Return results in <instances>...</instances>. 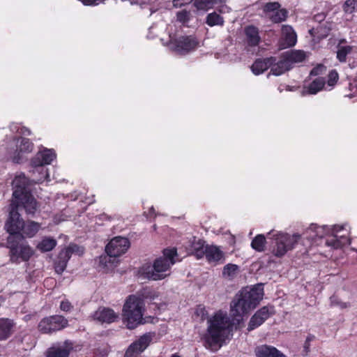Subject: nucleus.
Returning a JSON list of instances; mask_svg holds the SVG:
<instances>
[{
  "label": "nucleus",
  "instance_id": "1",
  "mask_svg": "<svg viewBox=\"0 0 357 357\" xmlns=\"http://www.w3.org/2000/svg\"><path fill=\"white\" fill-rule=\"evenodd\" d=\"M234 324L230 318L221 311L215 312L207 321V328L203 340L206 348L217 351L225 343Z\"/></svg>",
  "mask_w": 357,
  "mask_h": 357
},
{
  "label": "nucleus",
  "instance_id": "2",
  "mask_svg": "<svg viewBox=\"0 0 357 357\" xmlns=\"http://www.w3.org/2000/svg\"><path fill=\"white\" fill-rule=\"evenodd\" d=\"M264 296V288L261 284L253 287H246L243 288L231 303V311L233 316L242 317L255 309L259 303Z\"/></svg>",
  "mask_w": 357,
  "mask_h": 357
},
{
  "label": "nucleus",
  "instance_id": "3",
  "mask_svg": "<svg viewBox=\"0 0 357 357\" xmlns=\"http://www.w3.org/2000/svg\"><path fill=\"white\" fill-rule=\"evenodd\" d=\"M163 256L157 258L153 266L144 265L139 273L144 278L152 280H160L165 278L170 273H166L170 271L172 266L176 263L175 257H177V250L175 248L164 249Z\"/></svg>",
  "mask_w": 357,
  "mask_h": 357
},
{
  "label": "nucleus",
  "instance_id": "4",
  "mask_svg": "<svg viewBox=\"0 0 357 357\" xmlns=\"http://www.w3.org/2000/svg\"><path fill=\"white\" fill-rule=\"evenodd\" d=\"M13 185V196L17 204L22 205L27 215H33L38 208V203L31 192L29 179L21 174L15 177Z\"/></svg>",
  "mask_w": 357,
  "mask_h": 357
},
{
  "label": "nucleus",
  "instance_id": "5",
  "mask_svg": "<svg viewBox=\"0 0 357 357\" xmlns=\"http://www.w3.org/2000/svg\"><path fill=\"white\" fill-rule=\"evenodd\" d=\"M145 303L137 295H129L123 305L122 321L127 328L132 330L144 322Z\"/></svg>",
  "mask_w": 357,
  "mask_h": 357
},
{
  "label": "nucleus",
  "instance_id": "6",
  "mask_svg": "<svg viewBox=\"0 0 357 357\" xmlns=\"http://www.w3.org/2000/svg\"><path fill=\"white\" fill-rule=\"evenodd\" d=\"M6 247L9 250L8 256L12 263L28 261L34 252L23 236H8Z\"/></svg>",
  "mask_w": 357,
  "mask_h": 357
},
{
  "label": "nucleus",
  "instance_id": "7",
  "mask_svg": "<svg viewBox=\"0 0 357 357\" xmlns=\"http://www.w3.org/2000/svg\"><path fill=\"white\" fill-rule=\"evenodd\" d=\"M301 236L298 234L290 235L287 233H278L273 235L272 253L277 257L284 256L288 251L293 250L300 241Z\"/></svg>",
  "mask_w": 357,
  "mask_h": 357
},
{
  "label": "nucleus",
  "instance_id": "8",
  "mask_svg": "<svg viewBox=\"0 0 357 357\" xmlns=\"http://www.w3.org/2000/svg\"><path fill=\"white\" fill-rule=\"evenodd\" d=\"M13 140L17 143L20 142V144H17L15 147L8 149V159L14 163L20 164L22 162L24 154L32 152L34 145L29 139L26 137H15Z\"/></svg>",
  "mask_w": 357,
  "mask_h": 357
},
{
  "label": "nucleus",
  "instance_id": "9",
  "mask_svg": "<svg viewBox=\"0 0 357 357\" xmlns=\"http://www.w3.org/2000/svg\"><path fill=\"white\" fill-rule=\"evenodd\" d=\"M68 326V320L63 316L55 314L43 318L38 324V330L42 334L51 335Z\"/></svg>",
  "mask_w": 357,
  "mask_h": 357
},
{
  "label": "nucleus",
  "instance_id": "10",
  "mask_svg": "<svg viewBox=\"0 0 357 357\" xmlns=\"http://www.w3.org/2000/svg\"><path fill=\"white\" fill-rule=\"evenodd\" d=\"M21 206L22 205L15 204L14 203L10 205L9 216L4 226L6 231L9 234L8 236H22L21 232L24 220L21 218V215L18 212V208Z\"/></svg>",
  "mask_w": 357,
  "mask_h": 357
},
{
  "label": "nucleus",
  "instance_id": "11",
  "mask_svg": "<svg viewBox=\"0 0 357 357\" xmlns=\"http://www.w3.org/2000/svg\"><path fill=\"white\" fill-rule=\"evenodd\" d=\"M153 335L146 333L134 341L126 349L124 357H138L151 344Z\"/></svg>",
  "mask_w": 357,
  "mask_h": 357
},
{
  "label": "nucleus",
  "instance_id": "12",
  "mask_svg": "<svg viewBox=\"0 0 357 357\" xmlns=\"http://www.w3.org/2000/svg\"><path fill=\"white\" fill-rule=\"evenodd\" d=\"M174 50L181 54H185L194 51L198 46L199 42L194 36H182L172 41Z\"/></svg>",
  "mask_w": 357,
  "mask_h": 357
},
{
  "label": "nucleus",
  "instance_id": "13",
  "mask_svg": "<svg viewBox=\"0 0 357 357\" xmlns=\"http://www.w3.org/2000/svg\"><path fill=\"white\" fill-rule=\"evenodd\" d=\"M129 247L130 241L127 238L116 236L107 243L105 252L109 257H117L124 254Z\"/></svg>",
  "mask_w": 357,
  "mask_h": 357
},
{
  "label": "nucleus",
  "instance_id": "14",
  "mask_svg": "<svg viewBox=\"0 0 357 357\" xmlns=\"http://www.w3.org/2000/svg\"><path fill=\"white\" fill-rule=\"evenodd\" d=\"M275 314L273 306H264L259 309L250 318L248 331H251L262 325L271 316Z\"/></svg>",
  "mask_w": 357,
  "mask_h": 357
},
{
  "label": "nucleus",
  "instance_id": "15",
  "mask_svg": "<svg viewBox=\"0 0 357 357\" xmlns=\"http://www.w3.org/2000/svg\"><path fill=\"white\" fill-rule=\"evenodd\" d=\"M245 39L244 42L248 47H255L261 42L259 29L254 25H248L243 30Z\"/></svg>",
  "mask_w": 357,
  "mask_h": 357
},
{
  "label": "nucleus",
  "instance_id": "16",
  "mask_svg": "<svg viewBox=\"0 0 357 357\" xmlns=\"http://www.w3.org/2000/svg\"><path fill=\"white\" fill-rule=\"evenodd\" d=\"M56 158L54 151L50 149H45L40 152L31 160V165L36 167L44 169V165H50Z\"/></svg>",
  "mask_w": 357,
  "mask_h": 357
},
{
  "label": "nucleus",
  "instance_id": "17",
  "mask_svg": "<svg viewBox=\"0 0 357 357\" xmlns=\"http://www.w3.org/2000/svg\"><path fill=\"white\" fill-rule=\"evenodd\" d=\"M275 61V56L256 59L251 66V70L255 75H259L271 68Z\"/></svg>",
  "mask_w": 357,
  "mask_h": 357
},
{
  "label": "nucleus",
  "instance_id": "18",
  "mask_svg": "<svg viewBox=\"0 0 357 357\" xmlns=\"http://www.w3.org/2000/svg\"><path fill=\"white\" fill-rule=\"evenodd\" d=\"M73 349V343L66 340L63 345L57 347H50L47 351V357H68Z\"/></svg>",
  "mask_w": 357,
  "mask_h": 357
},
{
  "label": "nucleus",
  "instance_id": "19",
  "mask_svg": "<svg viewBox=\"0 0 357 357\" xmlns=\"http://www.w3.org/2000/svg\"><path fill=\"white\" fill-rule=\"evenodd\" d=\"M204 256L210 263H222L225 258L224 252L216 245H206Z\"/></svg>",
  "mask_w": 357,
  "mask_h": 357
},
{
  "label": "nucleus",
  "instance_id": "20",
  "mask_svg": "<svg viewBox=\"0 0 357 357\" xmlns=\"http://www.w3.org/2000/svg\"><path fill=\"white\" fill-rule=\"evenodd\" d=\"M291 68V66L287 61L286 57L282 54L280 59L275 56V61L271 66V72L273 75L279 76L284 73L286 71L289 70Z\"/></svg>",
  "mask_w": 357,
  "mask_h": 357
},
{
  "label": "nucleus",
  "instance_id": "21",
  "mask_svg": "<svg viewBox=\"0 0 357 357\" xmlns=\"http://www.w3.org/2000/svg\"><path fill=\"white\" fill-rule=\"evenodd\" d=\"M255 352L257 357H286L275 347L266 344L258 347Z\"/></svg>",
  "mask_w": 357,
  "mask_h": 357
},
{
  "label": "nucleus",
  "instance_id": "22",
  "mask_svg": "<svg viewBox=\"0 0 357 357\" xmlns=\"http://www.w3.org/2000/svg\"><path fill=\"white\" fill-rule=\"evenodd\" d=\"M190 252L196 256L197 259H201L204 256L205 252V241L200 238L193 236L190 241Z\"/></svg>",
  "mask_w": 357,
  "mask_h": 357
},
{
  "label": "nucleus",
  "instance_id": "23",
  "mask_svg": "<svg viewBox=\"0 0 357 357\" xmlns=\"http://www.w3.org/2000/svg\"><path fill=\"white\" fill-rule=\"evenodd\" d=\"M40 227V224L35 221H24L21 235L23 236L24 239L26 238H32L38 232Z\"/></svg>",
  "mask_w": 357,
  "mask_h": 357
},
{
  "label": "nucleus",
  "instance_id": "24",
  "mask_svg": "<svg viewBox=\"0 0 357 357\" xmlns=\"http://www.w3.org/2000/svg\"><path fill=\"white\" fill-rule=\"evenodd\" d=\"M14 326L12 319L0 318V340H6L12 335Z\"/></svg>",
  "mask_w": 357,
  "mask_h": 357
},
{
  "label": "nucleus",
  "instance_id": "25",
  "mask_svg": "<svg viewBox=\"0 0 357 357\" xmlns=\"http://www.w3.org/2000/svg\"><path fill=\"white\" fill-rule=\"evenodd\" d=\"M282 33L286 47L294 46L296 43V34L292 27L289 25H283Z\"/></svg>",
  "mask_w": 357,
  "mask_h": 357
},
{
  "label": "nucleus",
  "instance_id": "26",
  "mask_svg": "<svg viewBox=\"0 0 357 357\" xmlns=\"http://www.w3.org/2000/svg\"><path fill=\"white\" fill-rule=\"evenodd\" d=\"M331 29V23L326 22L310 30V33L313 37H317L318 39L321 40L326 38L330 34Z\"/></svg>",
  "mask_w": 357,
  "mask_h": 357
},
{
  "label": "nucleus",
  "instance_id": "27",
  "mask_svg": "<svg viewBox=\"0 0 357 357\" xmlns=\"http://www.w3.org/2000/svg\"><path fill=\"white\" fill-rule=\"evenodd\" d=\"M95 317L101 322L112 323L116 320L117 315L113 310L103 308L96 312Z\"/></svg>",
  "mask_w": 357,
  "mask_h": 357
},
{
  "label": "nucleus",
  "instance_id": "28",
  "mask_svg": "<svg viewBox=\"0 0 357 357\" xmlns=\"http://www.w3.org/2000/svg\"><path fill=\"white\" fill-rule=\"evenodd\" d=\"M283 54L291 67L293 63H300L305 59V54L302 50L291 51L283 53Z\"/></svg>",
  "mask_w": 357,
  "mask_h": 357
},
{
  "label": "nucleus",
  "instance_id": "29",
  "mask_svg": "<svg viewBox=\"0 0 357 357\" xmlns=\"http://www.w3.org/2000/svg\"><path fill=\"white\" fill-rule=\"evenodd\" d=\"M56 245V241L51 237H45L38 243L36 248L41 252H47L52 250Z\"/></svg>",
  "mask_w": 357,
  "mask_h": 357
},
{
  "label": "nucleus",
  "instance_id": "30",
  "mask_svg": "<svg viewBox=\"0 0 357 357\" xmlns=\"http://www.w3.org/2000/svg\"><path fill=\"white\" fill-rule=\"evenodd\" d=\"M326 84L324 77H319L314 79L307 87V91L309 94H316L323 89Z\"/></svg>",
  "mask_w": 357,
  "mask_h": 357
},
{
  "label": "nucleus",
  "instance_id": "31",
  "mask_svg": "<svg viewBox=\"0 0 357 357\" xmlns=\"http://www.w3.org/2000/svg\"><path fill=\"white\" fill-rule=\"evenodd\" d=\"M266 239L264 235L257 234L251 242V247L253 250L261 252L265 250Z\"/></svg>",
  "mask_w": 357,
  "mask_h": 357
},
{
  "label": "nucleus",
  "instance_id": "32",
  "mask_svg": "<svg viewBox=\"0 0 357 357\" xmlns=\"http://www.w3.org/2000/svg\"><path fill=\"white\" fill-rule=\"evenodd\" d=\"M347 243V238L341 236L339 238L337 236L334 235L330 236L326 240V245L332 247L335 249L342 248Z\"/></svg>",
  "mask_w": 357,
  "mask_h": 357
},
{
  "label": "nucleus",
  "instance_id": "33",
  "mask_svg": "<svg viewBox=\"0 0 357 357\" xmlns=\"http://www.w3.org/2000/svg\"><path fill=\"white\" fill-rule=\"evenodd\" d=\"M206 23L209 26H223L225 21L223 17L215 12L208 14Z\"/></svg>",
  "mask_w": 357,
  "mask_h": 357
},
{
  "label": "nucleus",
  "instance_id": "34",
  "mask_svg": "<svg viewBox=\"0 0 357 357\" xmlns=\"http://www.w3.org/2000/svg\"><path fill=\"white\" fill-rule=\"evenodd\" d=\"M288 17V11L285 8H279L269 16L271 21L273 23H280L287 20Z\"/></svg>",
  "mask_w": 357,
  "mask_h": 357
},
{
  "label": "nucleus",
  "instance_id": "35",
  "mask_svg": "<svg viewBox=\"0 0 357 357\" xmlns=\"http://www.w3.org/2000/svg\"><path fill=\"white\" fill-rule=\"evenodd\" d=\"M137 296L139 297L144 302V299L153 300L158 296L157 292L151 289L150 287H146L140 290Z\"/></svg>",
  "mask_w": 357,
  "mask_h": 357
},
{
  "label": "nucleus",
  "instance_id": "36",
  "mask_svg": "<svg viewBox=\"0 0 357 357\" xmlns=\"http://www.w3.org/2000/svg\"><path fill=\"white\" fill-rule=\"evenodd\" d=\"M10 130L13 132L18 133L21 135L30 136L31 135V131L29 128L22 126L17 123H12L10 125Z\"/></svg>",
  "mask_w": 357,
  "mask_h": 357
},
{
  "label": "nucleus",
  "instance_id": "37",
  "mask_svg": "<svg viewBox=\"0 0 357 357\" xmlns=\"http://www.w3.org/2000/svg\"><path fill=\"white\" fill-rule=\"evenodd\" d=\"M238 270V266L237 265L234 264H228L224 266L222 275L224 277L233 279L236 276Z\"/></svg>",
  "mask_w": 357,
  "mask_h": 357
},
{
  "label": "nucleus",
  "instance_id": "38",
  "mask_svg": "<svg viewBox=\"0 0 357 357\" xmlns=\"http://www.w3.org/2000/svg\"><path fill=\"white\" fill-rule=\"evenodd\" d=\"M352 51L351 46H342L340 47L337 52V59L341 63H344L347 61V56Z\"/></svg>",
  "mask_w": 357,
  "mask_h": 357
},
{
  "label": "nucleus",
  "instance_id": "39",
  "mask_svg": "<svg viewBox=\"0 0 357 357\" xmlns=\"http://www.w3.org/2000/svg\"><path fill=\"white\" fill-rule=\"evenodd\" d=\"M331 306L337 307L342 310L348 308L351 306L350 303L348 302H343L339 299L337 296H332L331 297Z\"/></svg>",
  "mask_w": 357,
  "mask_h": 357
},
{
  "label": "nucleus",
  "instance_id": "40",
  "mask_svg": "<svg viewBox=\"0 0 357 357\" xmlns=\"http://www.w3.org/2000/svg\"><path fill=\"white\" fill-rule=\"evenodd\" d=\"M343 10L347 13H353L357 10V0H347L343 5Z\"/></svg>",
  "mask_w": 357,
  "mask_h": 357
},
{
  "label": "nucleus",
  "instance_id": "41",
  "mask_svg": "<svg viewBox=\"0 0 357 357\" xmlns=\"http://www.w3.org/2000/svg\"><path fill=\"white\" fill-rule=\"evenodd\" d=\"M281 5L278 2H268L263 6V11L264 13L268 14L270 13H274L275 10H278Z\"/></svg>",
  "mask_w": 357,
  "mask_h": 357
},
{
  "label": "nucleus",
  "instance_id": "42",
  "mask_svg": "<svg viewBox=\"0 0 357 357\" xmlns=\"http://www.w3.org/2000/svg\"><path fill=\"white\" fill-rule=\"evenodd\" d=\"M194 6L198 10H207L212 8V0H195Z\"/></svg>",
  "mask_w": 357,
  "mask_h": 357
},
{
  "label": "nucleus",
  "instance_id": "43",
  "mask_svg": "<svg viewBox=\"0 0 357 357\" xmlns=\"http://www.w3.org/2000/svg\"><path fill=\"white\" fill-rule=\"evenodd\" d=\"M339 79V75L336 70H332L328 75L327 84L330 86H335Z\"/></svg>",
  "mask_w": 357,
  "mask_h": 357
},
{
  "label": "nucleus",
  "instance_id": "44",
  "mask_svg": "<svg viewBox=\"0 0 357 357\" xmlns=\"http://www.w3.org/2000/svg\"><path fill=\"white\" fill-rule=\"evenodd\" d=\"M195 314L196 317H199L202 321H204L208 316V312L204 305H199L195 308Z\"/></svg>",
  "mask_w": 357,
  "mask_h": 357
},
{
  "label": "nucleus",
  "instance_id": "45",
  "mask_svg": "<svg viewBox=\"0 0 357 357\" xmlns=\"http://www.w3.org/2000/svg\"><path fill=\"white\" fill-rule=\"evenodd\" d=\"M176 19L177 21L182 23L188 22L190 20V12L187 11L186 10L178 11L176 13Z\"/></svg>",
  "mask_w": 357,
  "mask_h": 357
},
{
  "label": "nucleus",
  "instance_id": "46",
  "mask_svg": "<svg viewBox=\"0 0 357 357\" xmlns=\"http://www.w3.org/2000/svg\"><path fill=\"white\" fill-rule=\"evenodd\" d=\"M72 256V251H70L68 248H66L60 251L58 255V259L64 261L65 262L68 263L69 259H70Z\"/></svg>",
  "mask_w": 357,
  "mask_h": 357
},
{
  "label": "nucleus",
  "instance_id": "47",
  "mask_svg": "<svg viewBox=\"0 0 357 357\" xmlns=\"http://www.w3.org/2000/svg\"><path fill=\"white\" fill-rule=\"evenodd\" d=\"M310 230L313 231L315 232V235L313 237H319L321 238L324 234V227L318 226L315 224H312L309 228Z\"/></svg>",
  "mask_w": 357,
  "mask_h": 357
},
{
  "label": "nucleus",
  "instance_id": "48",
  "mask_svg": "<svg viewBox=\"0 0 357 357\" xmlns=\"http://www.w3.org/2000/svg\"><path fill=\"white\" fill-rule=\"evenodd\" d=\"M67 264L68 263L65 262L64 261H61L58 259L57 261L54 263L55 271L59 274H61L66 269Z\"/></svg>",
  "mask_w": 357,
  "mask_h": 357
},
{
  "label": "nucleus",
  "instance_id": "49",
  "mask_svg": "<svg viewBox=\"0 0 357 357\" xmlns=\"http://www.w3.org/2000/svg\"><path fill=\"white\" fill-rule=\"evenodd\" d=\"M326 70V66L323 64H318L310 71V75L317 76L322 74Z\"/></svg>",
  "mask_w": 357,
  "mask_h": 357
},
{
  "label": "nucleus",
  "instance_id": "50",
  "mask_svg": "<svg viewBox=\"0 0 357 357\" xmlns=\"http://www.w3.org/2000/svg\"><path fill=\"white\" fill-rule=\"evenodd\" d=\"M72 304L67 299L62 301L60 303V309L63 312H69L72 310Z\"/></svg>",
  "mask_w": 357,
  "mask_h": 357
},
{
  "label": "nucleus",
  "instance_id": "51",
  "mask_svg": "<svg viewBox=\"0 0 357 357\" xmlns=\"http://www.w3.org/2000/svg\"><path fill=\"white\" fill-rule=\"evenodd\" d=\"M70 251H72V254L74 252H79V250L82 248L79 245L76 244H71L67 247Z\"/></svg>",
  "mask_w": 357,
  "mask_h": 357
},
{
  "label": "nucleus",
  "instance_id": "52",
  "mask_svg": "<svg viewBox=\"0 0 357 357\" xmlns=\"http://www.w3.org/2000/svg\"><path fill=\"white\" fill-rule=\"evenodd\" d=\"M100 0H82V2L86 6L98 5Z\"/></svg>",
  "mask_w": 357,
  "mask_h": 357
},
{
  "label": "nucleus",
  "instance_id": "53",
  "mask_svg": "<svg viewBox=\"0 0 357 357\" xmlns=\"http://www.w3.org/2000/svg\"><path fill=\"white\" fill-rule=\"evenodd\" d=\"M325 15L323 13H319L314 15V19L315 21L321 22L324 20Z\"/></svg>",
  "mask_w": 357,
  "mask_h": 357
},
{
  "label": "nucleus",
  "instance_id": "54",
  "mask_svg": "<svg viewBox=\"0 0 357 357\" xmlns=\"http://www.w3.org/2000/svg\"><path fill=\"white\" fill-rule=\"evenodd\" d=\"M303 348H304V351L307 354L310 351V342H307L305 341Z\"/></svg>",
  "mask_w": 357,
  "mask_h": 357
},
{
  "label": "nucleus",
  "instance_id": "55",
  "mask_svg": "<svg viewBox=\"0 0 357 357\" xmlns=\"http://www.w3.org/2000/svg\"><path fill=\"white\" fill-rule=\"evenodd\" d=\"M314 339H315V336H314V335L309 334V335L307 336L305 341H306V342H312V341H313Z\"/></svg>",
  "mask_w": 357,
  "mask_h": 357
},
{
  "label": "nucleus",
  "instance_id": "56",
  "mask_svg": "<svg viewBox=\"0 0 357 357\" xmlns=\"http://www.w3.org/2000/svg\"><path fill=\"white\" fill-rule=\"evenodd\" d=\"M155 209H154V208L152 206V207H151V208H150V209H149V217H150V218H152V217L155 216Z\"/></svg>",
  "mask_w": 357,
  "mask_h": 357
},
{
  "label": "nucleus",
  "instance_id": "57",
  "mask_svg": "<svg viewBox=\"0 0 357 357\" xmlns=\"http://www.w3.org/2000/svg\"><path fill=\"white\" fill-rule=\"evenodd\" d=\"M226 0H212V6L216 3H222L225 2Z\"/></svg>",
  "mask_w": 357,
  "mask_h": 357
},
{
  "label": "nucleus",
  "instance_id": "58",
  "mask_svg": "<svg viewBox=\"0 0 357 357\" xmlns=\"http://www.w3.org/2000/svg\"><path fill=\"white\" fill-rule=\"evenodd\" d=\"M171 357H181V356L177 354H174L171 356Z\"/></svg>",
  "mask_w": 357,
  "mask_h": 357
}]
</instances>
